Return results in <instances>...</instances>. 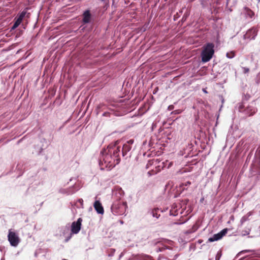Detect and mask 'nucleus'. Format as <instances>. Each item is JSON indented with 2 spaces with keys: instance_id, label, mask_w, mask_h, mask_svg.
I'll return each instance as SVG.
<instances>
[{
  "instance_id": "f257e3e1",
  "label": "nucleus",
  "mask_w": 260,
  "mask_h": 260,
  "mask_svg": "<svg viewBox=\"0 0 260 260\" xmlns=\"http://www.w3.org/2000/svg\"><path fill=\"white\" fill-rule=\"evenodd\" d=\"M120 147L117 146V142L114 144H110L101 153L100 165L108 169L114 167L120 162Z\"/></svg>"
},
{
  "instance_id": "f03ea898",
  "label": "nucleus",
  "mask_w": 260,
  "mask_h": 260,
  "mask_svg": "<svg viewBox=\"0 0 260 260\" xmlns=\"http://www.w3.org/2000/svg\"><path fill=\"white\" fill-rule=\"evenodd\" d=\"M214 45L212 43H208L203 46L201 53L202 62H207L212 58L214 53Z\"/></svg>"
},
{
  "instance_id": "7ed1b4c3",
  "label": "nucleus",
  "mask_w": 260,
  "mask_h": 260,
  "mask_svg": "<svg viewBox=\"0 0 260 260\" xmlns=\"http://www.w3.org/2000/svg\"><path fill=\"white\" fill-rule=\"evenodd\" d=\"M127 208L125 202L118 201L113 203L111 206L112 213L117 215H123L125 213Z\"/></svg>"
},
{
  "instance_id": "20e7f679",
  "label": "nucleus",
  "mask_w": 260,
  "mask_h": 260,
  "mask_svg": "<svg viewBox=\"0 0 260 260\" xmlns=\"http://www.w3.org/2000/svg\"><path fill=\"white\" fill-rule=\"evenodd\" d=\"M27 8H25L23 11H22L20 13L18 17L15 18L16 21L13 25V29L17 28L20 24L24 17H29L30 13L27 12Z\"/></svg>"
},
{
  "instance_id": "39448f33",
  "label": "nucleus",
  "mask_w": 260,
  "mask_h": 260,
  "mask_svg": "<svg viewBox=\"0 0 260 260\" xmlns=\"http://www.w3.org/2000/svg\"><path fill=\"white\" fill-rule=\"evenodd\" d=\"M8 239L11 246L16 247L20 242V239L18 235L14 232L9 230Z\"/></svg>"
},
{
  "instance_id": "423d86ee",
  "label": "nucleus",
  "mask_w": 260,
  "mask_h": 260,
  "mask_svg": "<svg viewBox=\"0 0 260 260\" xmlns=\"http://www.w3.org/2000/svg\"><path fill=\"white\" fill-rule=\"evenodd\" d=\"M258 31V29L257 27H253L247 31L246 33L244 35L243 38L245 40H254Z\"/></svg>"
},
{
  "instance_id": "0eeeda50",
  "label": "nucleus",
  "mask_w": 260,
  "mask_h": 260,
  "mask_svg": "<svg viewBox=\"0 0 260 260\" xmlns=\"http://www.w3.org/2000/svg\"><path fill=\"white\" fill-rule=\"evenodd\" d=\"M82 219L79 218L77 221H74L71 225V232L72 234H77L81 230Z\"/></svg>"
},
{
  "instance_id": "6e6552de",
  "label": "nucleus",
  "mask_w": 260,
  "mask_h": 260,
  "mask_svg": "<svg viewBox=\"0 0 260 260\" xmlns=\"http://www.w3.org/2000/svg\"><path fill=\"white\" fill-rule=\"evenodd\" d=\"M93 207L96 211L99 214H103L104 212V208L102 204L99 201H95L93 204Z\"/></svg>"
},
{
  "instance_id": "1a4fd4ad",
  "label": "nucleus",
  "mask_w": 260,
  "mask_h": 260,
  "mask_svg": "<svg viewBox=\"0 0 260 260\" xmlns=\"http://www.w3.org/2000/svg\"><path fill=\"white\" fill-rule=\"evenodd\" d=\"M83 22L85 24L89 23L90 21L91 17L90 11L88 10H86L83 14Z\"/></svg>"
},
{
  "instance_id": "9d476101",
  "label": "nucleus",
  "mask_w": 260,
  "mask_h": 260,
  "mask_svg": "<svg viewBox=\"0 0 260 260\" xmlns=\"http://www.w3.org/2000/svg\"><path fill=\"white\" fill-rule=\"evenodd\" d=\"M132 149V146H129L128 144H124L122 149V153L123 156L125 155L128 152Z\"/></svg>"
},
{
  "instance_id": "9b49d317",
  "label": "nucleus",
  "mask_w": 260,
  "mask_h": 260,
  "mask_svg": "<svg viewBox=\"0 0 260 260\" xmlns=\"http://www.w3.org/2000/svg\"><path fill=\"white\" fill-rule=\"evenodd\" d=\"M170 214L173 216H176L178 214V210L176 205H173L172 209L170 211Z\"/></svg>"
},
{
  "instance_id": "f8f14e48",
  "label": "nucleus",
  "mask_w": 260,
  "mask_h": 260,
  "mask_svg": "<svg viewBox=\"0 0 260 260\" xmlns=\"http://www.w3.org/2000/svg\"><path fill=\"white\" fill-rule=\"evenodd\" d=\"M221 238V236L220 235L219 233H217L216 234H214L212 237H211L209 238L208 241L209 242H213L215 241H217Z\"/></svg>"
},
{
  "instance_id": "ddd939ff",
  "label": "nucleus",
  "mask_w": 260,
  "mask_h": 260,
  "mask_svg": "<svg viewBox=\"0 0 260 260\" xmlns=\"http://www.w3.org/2000/svg\"><path fill=\"white\" fill-rule=\"evenodd\" d=\"M158 211H159L158 209H154L152 210V214L153 216L155 217L156 218H158L160 216V214L158 213Z\"/></svg>"
},
{
  "instance_id": "4468645a",
  "label": "nucleus",
  "mask_w": 260,
  "mask_h": 260,
  "mask_svg": "<svg viewBox=\"0 0 260 260\" xmlns=\"http://www.w3.org/2000/svg\"><path fill=\"white\" fill-rule=\"evenodd\" d=\"M235 56V52L234 51H232L229 52H227L226 54V56L229 58H233Z\"/></svg>"
},
{
  "instance_id": "2eb2a0df",
  "label": "nucleus",
  "mask_w": 260,
  "mask_h": 260,
  "mask_svg": "<svg viewBox=\"0 0 260 260\" xmlns=\"http://www.w3.org/2000/svg\"><path fill=\"white\" fill-rule=\"evenodd\" d=\"M246 10L247 15L249 16L250 18H252L254 16V13L251 10H250L248 8H246Z\"/></svg>"
},
{
  "instance_id": "dca6fc26",
  "label": "nucleus",
  "mask_w": 260,
  "mask_h": 260,
  "mask_svg": "<svg viewBox=\"0 0 260 260\" xmlns=\"http://www.w3.org/2000/svg\"><path fill=\"white\" fill-rule=\"evenodd\" d=\"M228 229H224L222 231H221L219 233L220 235L221 236V237L222 238L223 236L225 235V234L227 233Z\"/></svg>"
},
{
  "instance_id": "f3484780",
  "label": "nucleus",
  "mask_w": 260,
  "mask_h": 260,
  "mask_svg": "<svg viewBox=\"0 0 260 260\" xmlns=\"http://www.w3.org/2000/svg\"><path fill=\"white\" fill-rule=\"evenodd\" d=\"M190 184L191 182L190 181H187L186 182L183 183L181 186L183 188V189H185L186 188L185 186L190 185Z\"/></svg>"
},
{
  "instance_id": "a211bd4d",
  "label": "nucleus",
  "mask_w": 260,
  "mask_h": 260,
  "mask_svg": "<svg viewBox=\"0 0 260 260\" xmlns=\"http://www.w3.org/2000/svg\"><path fill=\"white\" fill-rule=\"evenodd\" d=\"M243 72L245 74H246L249 72V69L247 68H245V67L243 68Z\"/></svg>"
},
{
  "instance_id": "6ab92c4d",
  "label": "nucleus",
  "mask_w": 260,
  "mask_h": 260,
  "mask_svg": "<svg viewBox=\"0 0 260 260\" xmlns=\"http://www.w3.org/2000/svg\"><path fill=\"white\" fill-rule=\"evenodd\" d=\"M134 140H129L125 144H129V146H131L134 143Z\"/></svg>"
},
{
  "instance_id": "aec40b11",
  "label": "nucleus",
  "mask_w": 260,
  "mask_h": 260,
  "mask_svg": "<svg viewBox=\"0 0 260 260\" xmlns=\"http://www.w3.org/2000/svg\"><path fill=\"white\" fill-rule=\"evenodd\" d=\"M152 164H153V162H152V160H149L146 165V168H148L149 166L152 165Z\"/></svg>"
},
{
  "instance_id": "412c9836",
  "label": "nucleus",
  "mask_w": 260,
  "mask_h": 260,
  "mask_svg": "<svg viewBox=\"0 0 260 260\" xmlns=\"http://www.w3.org/2000/svg\"><path fill=\"white\" fill-rule=\"evenodd\" d=\"M154 173H156V172H154V171L153 170L152 171H150L149 172H148V174L150 175H151L152 174H154Z\"/></svg>"
},
{
  "instance_id": "4be33fe9",
  "label": "nucleus",
  "mask_w": 260,
  "mask_h": 260,
  "mask_svg": "<svg viewBox=\"0 0 260 260\" xmlns=\"http://www.w3.org/2000/svg\"><path fill=\"white\" fill-rule=\"evenodd\" d=\"M173 108H174V106L173 105H170L168 107V109L169 110H171L173 109Z\"/></svg>"
},
{
  "instance_id": "5701e85b",
  "label": "nucleus",
  "mask_w": 260,
  "mask_h": 260,
  "mask_svg": "<svg viewBox=\"0 0 260 260\" xmlns=\"http://www.w3.org/2000/svg\"><path fill=\"white\" fill-rule=\"evenodd\" d=\"M255 113V110H253V111L251 112V113L249 114V116L253 115Z\"/></svg>"
},
{
  "instance_id": "b1692460",
  "label": "nucleus",
  "mask_w": 260,
  "mask_h": 260,
  "mask_svg": "<svg viewBox=\"0 0 260 260\" xmlns=\"http://www.w3.org/2000/svg\"><path fill=\"white\" fill-rule=\"evenodd\" d=\"M103 115L104 116H108L109 115V113H108V112H105V113H103Z\"/></svg>"
},
{
  "instance_id": "393cba45",
  "label": "nucleus",
  "mask_w": 260,
  "mask_h": 260,
  "mask_svg": "<svg viewBox=\"0 0 260 260\" xmlns=\"http://www.w3.org/2000/svg\"><path fill=\"white\" fill-rule=\"evenodd\" d=\"M202 90L205 93H208L207 91L206 90V89L205 88H203Z\"/></svg>"
},
{
  "instance_id": "a878e982",
  "label": "nucleus",
  "mask_w": 260,
  "mask_h": 260,
  "mask_svg": "<svg viewBox=\"0 0 260 260\" xmlns=\"http://www.w3.org/2000/svg\"><path fill=\"white\" fill-rule=\"evenodd\" d=\"M219 257H218V254L216 256V260H219Z\"/></svg>"
},
{
  "instance_id": "bb28decb",
  "label": "nucleus",
  "mask_w": 260,
  "mask_h": 260,
  "mask_svg": "<svg viewBox=\"0 0 260 260\" xmlns=\"http://www.w3.org/2000/svg\"><path fill=\"white\" fill-rule=\"evenodd\" d=\"M249 232H246V233L245 234H244L243 235H248L249 234Z\"/></svg>"
}]
</instances>
